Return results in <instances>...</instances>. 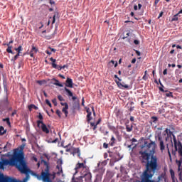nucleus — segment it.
Wrapping results in <instances>:
<instances>
[{"label": "nucleus", "instance_id": "obj_1", "mask_svg": "<svg viewBox=\"0 0 182 182\" xmlns=\"http://www.w3.org/2000/svg\"><path fill=\"white\" fill-rule=\"evenodd\" d=\"M157 144L156 142L151 141L150 143L145 141L144 145L141 146V151H139V159L141 163H145V170L142 173V176L149 174L157 170L159 164L157 163V156H154L156 153V147Z\"/></svg>", "mask_w": 182, "mask_h": 182}, {"label": "nucleus", "instance_id": "obj_2", "mask_svg": "<svg viewBox=\"0 0 182 182\" xmlns=\"http://www.w3.org/2000/svg\"><path fill=\"white\" fill-rule=\"evenodd\" d=\"M25 160V154L19 151V149L14 150L13 154L10 159H3L2 162L4 166H12L18 168L20 165Z\"/></svg>", "mask_w": 182, "mask_h": 182}, {"label": "nucleus", "instance_id": "obj_3", "mask_svg": "<svg viewBox=\"0 0 182 182\" xmlns=\"http://www.w3.org/2000/svg\"><path fill=\"white\" fill-rule=\"evenodd\" d=\"M164 136L166 141H168V140H171L172 141V139L173 140V146L176 151H178V156H181L182 157V143L180 141L177 140V138H176V135L173 134V132H171L168 128H166L164 131Z\"/></svg>", "mask_w": 182, "mask_h": 182}, {"label": "nucleus", "instance_id": "obj_4", "mask_svg": "<svg viewBox=\"0 0 182 182\" xmlns=\"http://www.w3.org/2000/svg\"><path fill=\"white\" fill-rule=\"evenodd\" d=\"M18 171H20L21 173H22V174H26V177L23 179L24 182H26L28 181V179L31 178V176L29 175V172L31 171V170H29V168H28V166L26 165V161H23V162H21L20 166H18V168H17Z\"/></svg>", "mask_w": 182, "mask_h": 182}, {"label": "nucleus", "instance_id": "obj_5", "mask_svg": "<svg viewBox=\"0 0 182 182\" xmlns=\"http://www.w3.org/2000/svg\"><path fill=\"white\" fill-rule=\"evenodd\" d=\"M156 173V171L152 172H149V173H145L144 175H141V182H160V181H154L152 180L153 176Z\"/></svg>", "mask_w": 182, "mask_h": 182}, {"label": "nucleus", "instance_id": "obj_6", "mask_svg": "<svg viewBox=\"0 0 182 182\" xmlns=\"http://www.w3.org/2000/svg\"><path fill=\"white\" fill-rule=\"evenodd\" d=\"M50 174L49 173V170L47 169V172H41V176H38L37 178L41 180L42 178L43 182H52L50 178Z\"/></svg>", "mask_w": 182, "mask_h": 182}, {"label": "nucleus", "instance_id": "obj_7", "mask_svg": "<svg viewBox=\"0 0 182 182\" xmlns=\"http://www.w3.org/2000/svg\"><path fill=\"white\" fill-rule=\"evenodd\" d=\"M82 178H85V181L90 182L92 181V173L89 171V168L85 171L81 172Z\"/></svg>", "mask_w": 182, "mask_h": 182}, {"label": "nucleus", "instance_id": "obj_8", "mask_svg": "<svg viewBox=\"0 0 182 182\" xmlns=\"http://www.w3.org/2000/svg\"><path fill=\"white\" fill-rule=\"evenodd\" d=\"M37 126L38 127L41 128V130L42 132H43V133H46V134H49V129H48V127L46 126V124L43 123V121L38 120Z\"/></svg>", "mask_w": 182, "mask_h": 182}, {"label": "nucleus", "instance_id": "obj_9", "mask_svg": "<svg viewBox=\"0 0 182 182\" xmlns=\"http://www.w3.org/2000/svg\"><path fill=\"white\" fill-rule=\"evenodd\" d=\"M62 164H63V161L62 159H58L57 161L56 168L58 171L56 173L57 176H60V174H63V169L62 168Z\"/></svg>", "mask_w": 182, "mask_h": 182}, {"label": "nucleus", "instance_id": "obj_10", "mask_svg": "<svg viewBox=\"0 0 182 182\" xmlns=\"http://www.w3.org/2000/svg\"><path fill=\"white\" fill-rule=\"evenodd\" d=\"M85 164H86V161H84V163H77L75 166V170L77 171L80 168H82L81 173H83V171H86V170H87L89 168L85 166Z\"/></svg>", "mask_w": 182, "mask_h": 182}, {"label": "nucleus", "instance_id": "obj_11", "mask_svg": "<svg viewBox=\"0 0 182 182\" xmlns=\"http://www.w3.org/2000/svg\"><path fill=\"white\" fill-rule=\"evenodd\" d=\"M159 83L161 85V87H159V90L161 92H163V93H166L165 94V96H166V97H173V92H168L167 90H164V89H163V87H164V86L163 85V84L161 83V82H160V80H159Z\"/></svg>", "mask_w": 182, "mask_h": 182}, {"label": "nucleus", "instance_id": "obj_12", "mask_svg": "<svg viewBox=\"0 0 182 182\" xmlns=\"http://www.w3.org/2000/svg\"><path fill=\"white\" fill-rule=\"evenodd\" d=\"M158 141L159 142V148L161 151H164L166 150V145H164V141L163 140V137L161 136H158Z\"/></svg>", "mask_w": 182, "mask_h": 182}, {"label": "nucleus", "instance_id": "obj_13", "mask_svg": "<svg viewBox=\"0 0 182 182\" xmlns=\"http://www.w3.org/2000/svg\"><path fill=\"white\" fill-rule=\"evenodd\" d=\"M50 62H52L51 65L53 69H58V70H62V66L56 65V59L53 58H50Z\"/></svg>", "mask_w": 182, "mask_h": 182}, {"label": "nucleus", "instance_id": "obj_14", "mask_svg": "<svg viewBox=\"0 0 182 182\" xmlns=\"http://www.w3.org/2000/svg\"><path fill=\"white\" fill-rule=\"evenodd\" d=\"M86 112L87 113V122H90L93 118L92 117V111L90 110V108L86 107H85Z\"/></svg>", "mask_w": 182, "mask_h": 182}, {"label": "nucleus", "instance_id": "obj_15", "mask_svg": "<svg viewBox=\"0 0 182 182\" xmlns=\"http://www.w3.org/2000/svg\"><path fill=\"white\" fill-rule=\"evenodd\" d=\"M64 90L66 91V92L68 93L67 95L69 97H72L73 100H76V99H77V97L76 96H73V92L72 91H70V90H69L68 87H65Z\"/></svg>", "mask_w": 182, "mask_h": 182}, {"label": "nucleus", "instance_id": "obj_16", "mask_svg": "<svg viewBox=\"0 0 182 182\" xmlns=\"http://www.w3.org/2000/svg\"><path fill=\"white\" fill-rule=\"evenodd\" d=\"M65 86L66 87H73V80L70 77H67L65 81Z\"/></svg>", "mask_w": 182, "mask_h": 182}, {"label": "nucleus", "instance_id": "obj_17", "mask_svg": "<svg viewBox=\"0 0 182 182\" xmlns=\"http://www.w3.org/2000/svg\"><path fill=\"white\" fill-rule=\"evenodd\" d=\"M149 123H150L151 126L157 124V123H159V118L157 117H151L149 120Z\"/></svg>", "mask_w": 182, "mask_h": 182}, {"label": "nucleus", "instance_id": "obj_18", "mask_svg": "<svg viewBox=\"0 0 182 182\" xmlns=\"http://www.w3.org/2000/svg\"><path fill=\"white\" fill-rule=\"evenodd\" d=\"M72 154L75 156V154H77V157L80 159V149L79 148H73V153Z\"/></svg>", "mask_w": 182, "mask_h": 182}, {"label": "nucleus", "instance_id": "obj_19", "mask_svg": "<svg viewBox=\"0 0 182 182\" xmlns=\"http://www.w3.org/2000/svg\"><path fill=\"white\" fill-rule=\"evenodd\" d=\"M71 182H83V176H79L78 178H72Z\"/></svg>", "mask_w": 182, "mask_h": 182}, {"label": "nucleus", "instance_id": "obj_20", "mask_svg": "<svg viewBox=\"0 0 182 182\" xmlns=\"http://www.w3.org/2000/svg\"><path fill=\"white\" fill-rule=\"evenodd\" d=\"M125 127H126V131L128 133L133 132V124H126Z\"/></svg>", "mask_w": 182, "mask_h": 182}, {"label": "nucleus", "instance_id": "obj_21", "mask_svg": "<svg viewBox=\"0 0 182 182\" xmlns=\"http://www.w3.org/2000/svg\"><path fill=\"white\" fill-rule=\"evenodd\" d=\"M68 109H69V105L65 104V107H64L62 109L63 113H65V117H68V114H69Z\"/></svg>", "mask_w": 182, "mask_h": 182}, {"label": "nucleus", "instance_id": "obj_22", "mask_svg": "<svg viewBox=\"0 0 182 182\" xmlns=\"http://www.w3.org/2000/svg\"><path fill=\"white\" fill-rule=\"evenodd\" d=\"M52 80L55 82H53V85L55 86H58L59 87H63V84L60 83L59 80H56V78H53Z\"/></svg>", "mask_w": 182, "mask_h": 182}, {"label": "nucleus", "instance_id": "obj_23", "mask_svg": "<svg viewBox=\"0 0 182 182\" xmlns=\"http://www.w3.org/2000/svg\"><path fill=\"white\" fill-rule=\"evenodd\" d=\"M109 146H111L112 147H113V146H114V144H116V138H114V136H112L110 141L109 143Z\"/></svg>", "mask_w": 182, "mask_h": 182}, {"label": "nucleus", "instance_id": "obj_24", "mask_svg": "<svg viewBox=\"0 0 182 182\" xmlns=\"http://www.w3.org/2000/svg\"><path fill=\"white\" fill-rule=\"evenodd\" d=\"M117 85L119 86V87H124V89H129V85H126V84H122V82H119V81H115Z\"/></svg>", "mask_w": 182, "mask_h": 182}, {"label": "nucleus", "instance_id": "obj_25", "mask_svg": "<svg viewBox=\"0 0 182 182\" xmlns=\"http://www.w3.org/2000/svg\"><path fill=\"white\" fill-rule=\"evenodd\" d=\"M178 21V14H175L171 20V22H177Z\"/></svg>", "mask_w": 182, "mask_h": 182}, {"label": "nucleus", "instance_id": "obj_26", "mask_svg": "<svg viewBox=\"0 0 182 182\" xmlns=\"http://www.w3.org/2000/svg\"><path fill=\"white\" fill-rule=\"evenodd\" d=\"M6 133V129L4 128V127L1 126L0 127V136H4Z\"/></svg>", "mask_w": 182, "mask_h": 182}, {"label": "nucleus", "instance_id": "obj_27", "mask_svg": "<svg viewBox=\"0 0 182 182\" xmlns=\"http://www.w3.org/2000/svg\"><path fill=\"white\" fill-rule=\"evenodd\" d=\"M25 146H26V144L23 143L20 146V149H18V151H21L23 154V149H25Z\"/></svg>", "mask_w": 182, "mask_h": 182}, {"label": "nucleus", "instance_id": "obj_28", "mask_svg": "<svg viewBox=\"0 0 182 182\" xmlns=\"http://www.w3.org/2000/svg\"><path fill=\"white\" fill-rule=\"evenodd\" d=\"M3 122H6L8 126L11 127V121L9 117L3 119Z\"/></svg>", "mask_w": 182, "mask_h": 182}, {"label": "nucleus", "instance_id": "obj_29", "mask_svg": "<svg viewBox=\"0 0 182 182\" xmlns=\"http://www.w3.org/2000/svg\"><path fill=\"white\" fill-rule=\"evenodd\" d=\"M38 48L33 45L31 52H33L34 53H38Z\"/></svg>", "mask_w": 182, "mask_h": 182}, {"label": "nucleus", "instance_id": "obj_30", "mask_svg": "<svg viewBox=\"0 0 182 182\" xmlns=\"http://www.w3.org/2000/svg\"><path fill=\"white\" fill-rule=\"evenodd\" d=\"M29 110H32V109H35V110H38V107H36L35 105H30L28 106Z\"/></svg>", "mask_w": 182, "mask_h": 182}, {"label": "nucleus", "instance_id": "obj_31", "mask_svg": "<svg viewBox=\"0 0 182 182\" xmlns=\"http://www.w3.org/2000/svg\"><path fill=\"white\" fill-rule=\"evenodd\" d=\"M15 50L21 55V52H22V46H19L17 48H15Z\"/></svg>", "mask_w": 182, "mask_h": 182}, {"label": "nucleus", "instance_id": "obj_32", "mask_svg": "<svg viewBox=\"0 0 182 182\" xmlns=\"http://www.w3.org/2000/svg\"><path fill=\"white\" fill-rule=\"evenodd\" d=\"M58 13L55 14L53 16V21H52V25L56 22V18H58Z\"/></svg>", "mask_w": 182, "mask_h": 182}, {"label": "nucleus", "instance_id": "obj_33", "mask_svg": "<svg viewBox=\"0 0 182 182\" xmlns=\"http://www.w3.org/2000/svg\"><path fill=\"white\" fill-rule=\"evenodd\" d=\"M6 52H7L8 53H12V47L8 46V48H7V49H6Z\"/></svg>", "mask_w": 182, "mask_h": 182}, {"label": "nucleus", "instance_id": "obj_34", "mask_svg": "<svg viewBox=\"0 0 182 182\" xmlns=\"http://www.w3.org/2000/svg\"><path fill=\"white\" fill-rule=\"evenodd\" d=\"M37 117H38V119H39V120L41 122H42L43 120V116L42 115V114L41 112L38 114Z\"/></svg>", "mask_w": 182, "mask_h": 182}, {"label": "nucleus", "instance_id": "obj_35", "mask_svg": "<svg viewBox=\"0 0 182 182\" xmlns=\"http://www.w3.org/2000/svg\"><path fill=\"white\" fill-rule=\"evenodd\" d=\"M20 55H21V54L17 53V54L14 56V59H12L11 60H14V62H15V60H16L19 58Z\"/></svg>", "mask_w": 182, "mask_h": 182}, {"label": "nucleus", "instance_id": "obj_36", "mask_svg": "<svg viewBox=\"0 0 182 182\" xmlns=\"http://www.w3.org/2000/svg\"><path fill=\"white\" fill-rule=\"evenodd\" d=\"M58 100H60V102H65V99H63V97H62V95H58Z\"/></svg>", "mask_w": 182, "mask_h": 182}, {"label": "nucleus", "instance_id": "obj_37", "mask_svg": "<svg viewBox=\"0 0 182 182\" xmlns=\"http://www.w3.org/2000/svg\"><path fill=\"white\" fill-rule=\"evenodd\" d=\"M46 103L49 106V107H52V104L50 103V101L49 100H46Z\"/></svg>", "mask_w": 182, "mask_h": 182}, {"label": "nucleus", "instance_id": "obj_38", "mask_svg": "<svg viewBox=\"0 0 182 182\" xmlns=\"http://www.w3.org/2000/svg\"><path fill=\"white\" fill-rule=\"evenodd\" d=\"M56 114L58 115V117H62V116L60 114H62V112H60V110L57 109L56 110Z\"/></svg>", "mask_w": 182, "mask_h": 182}, {"label": "nucleus", "instance_id": "obj_39", "mask_svg": "<svg viewBox=\"0 0 182 182\" xmlns=\"http://www.w3.org/2000/svg\"><path fill=\"white\" fill-rule=\"evenodd\" d=\"M170 174H171V178H174V171H173V169H170Z\"/></svg>", "mask_w": 182, "mask_h": 182}, {"label": "nucleus", "instance_id": "obj_40", "mask_svg": "<svg viewBox=\"0 0 182 182\" xmlns=\"http://www.w3.org/2000/svg\"><path fill=\"white\" fill-rule=\"evenodd\" d=\"M4 166H5V165H4V162L0 161V168H1V170H4V168H5Z\"/></svg>", "mask_w": 182, "mask_h": 182}, {"label": "nucleus", "instance_id": "obj_41", "mask_svg": "<svg viewBox=\"0 0 182 182\" xmlns=\"http://www.w3.org/2000/svg\"><path fill=\"white\" fill-rule=\"evenodd\" d=\"M52 103H53V105L55 106H58V102L56 100V98H54L53 100H52Z\"/></svg>", "mask_w": 182, "mask_h": 182}, {"label": "nucleus", "instance_id": "obj_42", "mask_svg": "<svg viewBox=\"0 0 182 182\" xmlns=\"http://www.w3.org/2000/svg\"><path fill=\"white\" fill-rule=\"evenodd\" d=\"M91 109H92V112L93 113V116L96 117V112H95V107L92 106Z\"/></svg>", "mask_w": 182, "mask_h": 182}, {"label": "nucleus", "instance_id": "obj_43", "mask_svg": "<svg viewBox=\"0 0 182 182\" xmlns=\"http://www.w3.org/2000/svg\"><path fill=\"white\" fill-rule=\"evenodd\" d=\"M108 147H109V144L105 142V143L103 144V148H104V149H107Z\"/></svg>", "mask_w": 182, "mask_h": 182}, {"label": "nucleus", "instance_id": "obj_44", "mask_svg": "<svg viewBox=\"0 0 182 182\" xmlns=\"http://www.w3.org/2000/svg\"><path fill=\"white\" fill-rule=\"evenodd\" d=\"M18 111H16V109H14V112L11 113V117H14V116H15V114H16Z\"/></svg>", "mask_w": 182, "mask_h": 182}, {"label": "nucleus", "instance_id": "obj_45", "mask_svg": "<svg viewBox=\"0 0 182 182\" xmlns=\"http://www.w3.org/2000/svg\"><path fill=\"white\" fill-rule=\"evenodd\" d=\"M101 122H102V118H99L97 122H96V126H97V124H100Z\"/></svg>", "mask_w": 182, "mask_h": 182}, {"label": "nucleus", "instance_id": "obj_46", "mask_svg": "<svg viewBox=\"0 0 182 182\" xmlns=\"http://www.w3.org/2000/svg\"><path fill=\"white\" fill-rule=\"evenodd\" d=\"M164 14V12L161 11L159 16H158V19H160V18H161V16H163Z\"/></svg>", "mask_w": 182, "mask_h": 182}, {"label": "nucleus", "instance_id": "obj_47", "mask_svg": "<svg viewBox=\"0 0 182 182\" xmlns=\"http://www.w3.org/2000/svg\"><path fill=\"white\" fill-rule=\"evenodd\" d=\"M134 45H139L140 41H139V40H134Z\"/></svg>", "mask_w": 182, "mask_h": 182}, {"label": "nucleus", "instance_id": "obj_48", "mask_svg": "<svg viewBox=\"0 0 182 182\" xmlns=\"http://www.w3.org/2000/svg\"><path fill=\"white\" fill-rule=\"evenodd\" d=\"M43 80H38L37 83L41 86V85H43Z\"/></svg>", "mask_w": 182, "mask_h": 182}, {"label": "nucleus", "instance_id": "obj_49", "mask_svg": "<svg viewBox=\"0 0 182 182\" xmlns=\"http://www.w3.org/2000/svg\"><path fill=\"white\" fill-rule=\"evenodd\" d=\"M131 141H132V143H137V139H136L135 138H132V139H131Z\"/></svg>", "mask_w": 182, "mask_h": 182}, {"label": "nucleus", "instance_id": "obj_50", "mask_svg": "<svg viewBox=\"0 0 182 182\" xmlns=\"http://www.w3.org/2000/svg\"><path fill=\"white\" fill-rule=\"evenodd\" d=\"M114 77L115 79H117L119 82H122V79H120V78L117 76V75H115Z\"/></svg>", "mask_w": 182, "mask_h": 182}, {"label": "nucleus", "instance_id": "obj_51", "mask_svg": "<svg viewBox=\"0 0 182 182\" xmlns=\"http://www.w3.org/2000/svg\"><path fill=\"white\" fill-rule=\"evenodd\" d=\"M129 36H130V33H127L126 36L123 37V39H126V38H129Z\"/></svg>", "mask_w": 182, "mask_h": 182}, {"label": "nucleus", "instance_id": "obj_52", "mask_svg": "<svg viewBox=\"0 0 182 182\" xmlns=\"http://www.w3.org/2000/svg\"><path fill=\"white\" fill-rule=\"evenodd\" d=\"M56 141H58V139H55L53 141H49L48 143H56Z\"/></svg>", "mask_w": 182, "mask_h": 182}, {"label": "nucleus", "instance_id": "obj_53", "mask_svg": "<svg viewBox=\"0 0 182 182\" xmlns=\"http://www.w3.org/2000/svg\"><path fill=\"white\" fill-rule=\"evenodd\" d=\"M81 105L82 106H85V97H82Z\"/></svg>", "mask_w": 182, "mask_h": 182}, {"label": "nucleus", "instance_id": "obj_54", "mask_svg": "<svg viewBox=\"0 0 182 182\" xmlns=\"http://www.w3.org/2000/svg\"><path fill=\"white\" fill-rule=\"evenodd\" d=\"M130 122H134V117L131 116L129 118Z\"/></svg>", "mask_w": 182, "mask_h": 182}, {"label": "nucleus", "instance_id": "obj_55", "mask_svg": "<svg viewBox=\"0 0 182 182\" xmlns=\"http://www.w3.org/2000/svg\"><path fill=\"white\" fill-rule=\"evenodd\" d=\"M90 126H91V127H93L96 126V123L90 122Z\"/></svg>", "mask_w": 182, "mask_h": 182}, {"label": "nucleus", "instance_id": "obj_56", "mask_svg": "<svg viewBox=\"0 0 182 182\" xmlns=\"http://www.w3.org/2000/svg\"><path fill=\"white\" fill-rule=\"evenodd\" d=\"M49 49H50L51 52H54V53H55V52H56V49H55V48H52L49 47Z\"/></svg>", "mask_w": 182, "mask_h": 182}, {"label": "nucleus", "instance_id": "obj_57", "mask_svg": "<svg viewBox=\"0 0 182 182\" xmlns=\"http://www.w3.org/2000/svg\"><path fill=\"white\" fill-rule=\"evenodd\" d=\"M112 63V66H113V65H114V60H112L109 63V65H110Z\"/></svg>", "mask_w": 182, "mask_h": 182}, {"label": "nucleus", "instance_id": "obj_58", "mask_svg": "<svg viewBox=\"0 0 182 182\" xmlns=\"http://www.w3.org/2000/svg\"><path fill=\"white\" fill-rule=\"evenodd\" d=\"M29 55H30L31 58H33V52L30 51Z\"/></svg>", "mask_w": 182, "mask_h": 182}, {"label": "nucleus", "instance_id": "obj_59", "mask_svg": "<svg viewBox=\"0 0 182 182\" xmlns=\"http://www.w3.org/2000/svg\"><path fill=\"white\" fill-rule=\"evenodd\" d=\"M58 76L59 77H61V79H65V77L62 74H59Z\"/></svg>", "mask_w": 182, "mask_h": 182}, {"label": "nucleus", "instance_id": "obj_60", "mask_svg": "<svg viewBox=\"0 0 182 182\" xmlns=\"http://www.w3.org/2000/svg\"><path fill=\"white\" fill-rule=\"evenodd\" d=\"M160 2V0H155L154 5H157Z\"/></svg>", "mask_w": 182, "mask_h": 182}, {"label": "nucleus", "instance_id": "obj_61", "mask_svg": "<svg viewBox=\"0 0 182 182\" xmlns=\"http://www.w3.org/2000/svg\"><path fill=\"white\" fill-rule=\"evenodd\" d=\"M142 79H143V80H147V76L146 75H144Z\"/></svg>", "mask_w": 182, "mask_h": 182}, {"label": "nucleus", "instance_id": "obj_62", "mask_svg": "<svg viewBox=\"0 0 182 182\" xmlns=\"http://www.w3.org/2000/svg\"><path fill=\"white\" fill-rule=\"evenodd\" d=\"M33 160H34V161H36V162H38V158H36L35 156L33 157Z\"/></svg>", "mask_w": 182, "mask_h": 182}, {"label": "nucleus", "instance_id": "obj_63", "mask_svg": "<svg viewBox=\"0 0 182 182\" xmlns=\"http://www.w3.org/2000/svg\"><path fill=\"white\" fill-rule=\"evenodd\" d=\"M164 75H167V69H165L163 72Z\"/></svg>", "mask_w": 182, "mask_h": 182}, {"label": "nucleus", "instance_id": "obj_64", "mask_svg": "<svg viewBox=\"0 0 182 182\" xmlns=\"http://www.w3.org/2000/svg\"><path fill=\"white\" fill-rule=\"evenodd\" d=\"M136 58H133L132 60V63H136Z\"/></svg>", "mask_w": 182, "mask_h": 182}]
</instances>
